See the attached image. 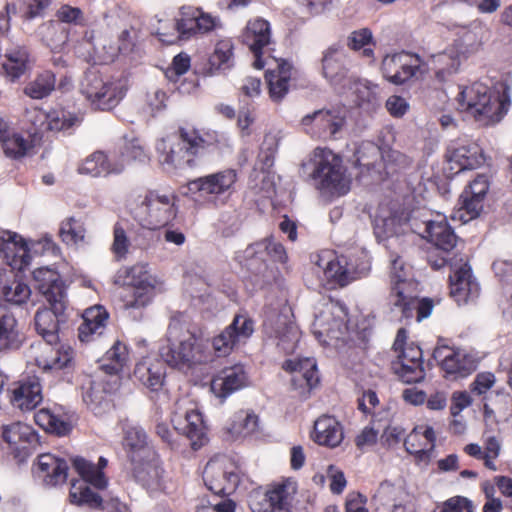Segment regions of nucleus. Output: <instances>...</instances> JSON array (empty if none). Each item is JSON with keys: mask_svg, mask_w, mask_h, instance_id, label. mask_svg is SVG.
Returning <instances> with one entry per match:
<instances>
[{"mask_svg": "<svg viewBox=\"0 0 512 512\" xmlns=\"http://www.w3.org/2000/svg\"><path fill=\"white\" fill-rule=\"evenodd\" d=\"M70 499L74 504L90 508H100L103 504V499L98 493L92 491L87 485L77 486L76 483H72Z\"/></svg>", "mask_w": 512, "mask_h": 512, "instance_id": "obj_53", "label": "nucleus"}, {"mask_svg": "<svg viewBox=\"0 0 512 512\" xmlns=\"http://www.w3.org/2000/svg\"><path fill=\"white\" fill-rule=\"evenodd\" d=\"M32 147V142L25 139L22 135L13 134L11 137L6 136L5 130L2 128V150L6 156L13 159L22 158Z\"/></svg>", "mask_w": 512, "mask_h": 512, "instance_id": "obj_50", "label": "nucleus"}, {"mask_svg": "<svg viewBox=\"0 0 512 512\" xmlns=\"http://www.w3.org/2000/svg\"><path fill=\"white\" fill-rule=\"evenodd\" d=\"M48 129L51 131H65L72 128L77 122L78 118L65 111H53L48 114Z\"/></svg>", "mask_w": 512, "mask_h": 512, "instance_id": "obj_60", "label": "nucleus"}, {"mask_svg": "<svg viewBox=\"0 0 512 512\" xmlns=\"http://www.w3.org/2000/svg\"><path fill=\"white\" fill-rule=\"evenodd\" d=\"M347 46L354 51L362 50V56L367 59H374L375 42L369 28L353 31L347 39Z\"/></svg>", "mask_w": 512, "mask_h": 512, "instance_id": "obj_47", "label": "nucleus"}, {"mask_svg": "<svg viewBox=\"0 0 512 512\" xmlns=\"http://www.w3.org/2000/svg\"><path fill=\"white\" fill-rule=\"evenodd\" d=\"M225 469L215 461H209L203 471V480L206 487L216 495H225Z\"/></svg>", "mask_w": 512, "mask_h": 512, "instance_id": "obj_49", "label": "nucleus"}, {"mask_svg": "<svg viewBox=\"0 0 512 512\" xmlns=\"http://www.w3.org/2000/svg\"><path fill=\"white\" fill-rule=\"evenodd\" d=\"M124 446L132 462H139L143 458L153 459L156 453L149 443L144 429L140 426H128L125 429Z\"/></svg>", "mask_w": 512, "mask_h": 512, "instance_id": "obj_29", "label": "nucleus"}, {"mask_svg": "<svg viewBox=\"0 0 512 512\" xmlns=\"http://www.w3.org/2000/svg\"><path fill=\"white\" fill-rule=\"evenodd\" d=\"M311 164L310 178L321 197L332 201L349 192L350 181L339 154L327 147H316L312 152Z\"/></svg>", "mask_w": 512, "mask_h": 512, "instance_id": "obj_3", "label": "nucleus"}, {"mask_svg": "<svg viewBox=\"0 0 512 512\" xmlns=\"http://www.w3.org/2000/svg\"><path fill=\"white\" fill-rule=\"evenodd\" d=\"M68 464L66 460L51 453L40 454L32 466V473L47 486H57L67 480Z\"/></svg>", "mask_w": 512, "mask_h": 512, "instance_id": "obj_20", "label": "nucleus"}, {"mask_svg": "<svg viewBox=\"0 0 512 512\" xmlns=\"http://www.w3.org/2000/svg\"><path fill=\"white\" fill-rule=\"evenodd\" d=\"M2 441L7 444V459L20 467L38 446V435L30 426L14 422L2 427Z\"/></svg>", "mask_w": 512, "mask_h": 512, "instance_id": "obj_8", "label": "nucleus"}, {"mask_svg": "<svg viewBox=\"0 0 512 512\" xmlns=\"http://www.w3.org/2000/svg\"><path fill=\"white\" fill-rule=\"evenodd\" d=\"M238 324L239 322H231L224 331L214 337L212 345L218 356L229 354L233 348L238 339Z\"/></svg>", "mask_w": 512, "mask_h": 512, "instance_id": "obj_54", "label": "nucleus"}, {"mask_svg": "<svg viewBox=\"0 0 512 512\" xmlns=\"http://www.w3.org/2000/svg\"><path fill=\"white\" fill-rule=\"evenodd\" d=\"M265 329L275 330V337L281 342H288L289 347L284 349H293L295 342L298 340V332L295 322H265Z\"/></svg>", "mask_w": 512, "mask_h": 512, "instance_id": "obj_57", "label": "nucleus"}, {"mask_svg": "<svg viewBox=\"0 0 512 512\" xmlns=\"http://www.w3.org/2000/svg\"><path fill=\"white\" fill-rule=\"evenodd\" d=\"M425 63L416 53L401 51L386 55L381 70L385 79L395 85H402L418 74H423Z\"/></svg>", "mask_w": 512, "mask_h": 512, "instance_id": "obj_10", "label": "nucleus"}, {"mask_svg": "<svg viewBox=\"0 0 512 512\" xmlns=\"http://www.w3.org/2000/svg\"><path fill=\"white\" fill-rule=\"evenodd\" d=\"M5 58V62L2 63V70L8 82H18L32 67L30 53L25 46H17L7 50Z\"/></svg>", "mask_w": 512, "mask_h": 512, "instance_id": "obj_30", "label": "nucleus"}, {"mask_svg": "<svg viewBox=\"0 0 512 512\" xmlns=\"http://www.w3.org/2000/svg\"><path fill=\"white\" fill-rule=\"evenodd\" d=\"M376 88V86L371 87L365 83L355 85L353 102L368 114L375 112L380 107V99Z\"/></svg>", "mask_w": 512, "mask_h": 512, "instance_id": "obj_44", "label": "nucleus"}, {"mask_svg": "<svg viewBox=\"0 0 512 512\" xmlns=\"http://www.w3.org/2000/svg\"><path fill=\"white\" fill-rule=\"evenodd\" d=\"M484 200L462 191L458 200V209L454 217L458 218L463 223H467L476 219L483 210Z\"/></svg>", "mask_w": 512, "mask_h": 512, "instance_id": "obj_43", "label": "nucleus"}, {"mask_svg": "<svg viewBox=\"0 0 512 512\" xmlns=\"http://www.w3.org/2000/svg\"><path fill=\"white\" fill-rule=\"evenodd\" d=\"M71 461L73 468L84 480L85 484H91L98 489L106 487L107 479L102 471V469L107 465L106 458L100 457L97 465L79 456L73 457Z\"/></svg>", "mask_w": 512, "mask_h": 512, "instance_id": "obj_34", "label": "nucleus"}, {"mask_svg": "<svg viewBox=\"0 0 512 512\" xmlns=\"http://www.w3.org/2000/svg\"><path fill=\"white\" fill-rule=\"evenodd\" d=\"M185 322H171L167 331L168 345L160 349V356L170 367L188 371L194 365L206 361L201 353V345Z\"/></svg>", "mask_w": 512, "mask_h": 512, "instance_id": "obj_5", "label": "nucleus"}, {"mask_svg": "<svg viewBox=\"0 0 512 512\" xmlns=\"http://www.w3.org/2000/svg\"><path fill=\"white\" fill-rule=\"evenodd\" d=\"M29 248L25 240L16 232L2 230V261L10 268L8 273L23 272L30 264Z\"/></svg>", "mask_w": 512, "mask_h": 512, "instance_id": "obj_15", "label": "nucleus"}, {"mask_svg": "<svg viewBox=\"0 0 512 512\" xmlns=\"http://www.w3.org/2000/svg\"><path fill=\"white\" fill-rule=\"evenodd\" d=\"M86 227L82 218L70 216L65 218L59 229V237L66 245H78L85 242Z\"/></svg>", "mask_w": 512, "mask_h": 512, "instance_id": "obj_39", "label": "nucleus"}, {"mask_svg": "<svg viewBox=\"0 0 512 512\" xmlns=\"http://www.w3.org/2000/svg\"><path fill=\"white\" fill-rule=\"evenodd\" d=\"M346 54L339 44L328 47L322 57V74L331 83H339L347 74Z\"/></svg>", "mask_w": 512, "mask_h": 512, "instance_id": "obj_33", "label": "nucleus"}, {"mask_svg": "<svg viewBox=\"0 0 512 512\" xmlns=\"http://www.w3.org/2000/svg\"><path fill=\"white\" fill-rule=\"evenodd\" d=\"M404 261L397 256L391 263L390 303L393 309L399 311L401 318L423 320L431 315L434 301L425 297L419 299L410 293L412 283L408 280Z\"/></svg>", "mask_w": 512, "mask_h": 512, "instance_id": "obj_4", "label": "nucleus"}, {"mask_svg": "<svg viewBox=\"0 0 512 512\" xmlns=\"http://www.w3.org/2000/svg\"><path fill=\"white\" fill-rule=\"evenodd\" d=\"M230 138L211 128L182 125L168 140L157 145L159 161L169 168H194L205 158L221 157L231 151Z\"/></svg>", "mask_w": 512, "mask_h": 512, "instance_id": "obj_1", "label": "nucleus"}, {"mask_svg": "<svg viewBox=\"0 0 512 512\" xmlns=\"http://www.w3.org/2000/svg\"><path fill=\"white\" fill-rule=\"evenodd\" d=\"M191 67V58L186 53H179L173 57L171 65L166 69L165 76L171 82H177L179 78L188 72Z\"/></svg>", "mask_w": 512, "mask_h": 512, "instance_id": "obj_59", "label": "nucleus"}, {"mask_svg": "<svg viewBox=\"0 0 512 512\" xmlns=\"http://www.w3.org/2000/svg\"><path fill=\"white\" fill-rule=\"evenodd\" d=\"M450 296L458 303L465 304L479 296L480 286L473 276L471 266L464 263L453 269L449 276Z\"/></svg>", "mask_w": 512, "mask_h": 512, "instance_id": "obj_18", "label": "nucleus"}, {"mask_svg": "<svg viewBox=\"0 0 512 512\" xmlns=\"http://www.w3.org/2000/svg\"><path fill=\"white\" fill-rule=\"evenodd\" d=\"M14 280L10 285L2 287V297L8 303L20 305L25 303L30 295V287L22 281V272L15 271L12 273Z\"/></svg>", "mask_w": 512, "mask_h": 512, "instance_id": "obj_45", "label": "nucleus"}, {"mask_svg": "<svg viewBox=\"0 0 512 512\" xmlns=\"http://www.w3.org/2000/svg\"><path fill=\"white\" fill-rule=\"evenodd\" d=\"M82 93L94 110L110 111L124 97L121 88L111 82H105L96 73L85 76L82 83Z\"/></svg>", "mask_w": 512, "mask_h": 512, "instance_id": "obj_12", "label": "nucleus"}, {"mask_svg": "<svg viewBox=\"0 0 512 512\" xmlns=\"http://www.w3.org/2000/svg\"><path fill=\"white\" fill-rule=\"evenodd\" d=\"M175 27L182 39L201 35L198 9L188 8L187 11L183 10L181 17L176 21Z\"/></svg>", "mask_w": 512, "mask_h": 512, "instance_id": "obj_51", "label": "nucleus"}, {"mask_svg": "<svg viewBox=\"0 0 512 512\" xmlns=\"http://www.w3.org/2000/svg\"><path fill=\"white\" fill-rule=\"evenodd\" d=\"M345 116L337 109H321L301 119L306 134L316 139H331L345 125Z\"/></svg>", "mask_w": 512, "mask_h": 512, "instance_id": "obj_14", "label": "nucleus"}, {"mask_svg": "<svg viewBox=\"0 0 512 512\" xmlns=\"http://www.w3.org/2000/svg\"><path fill=\"white\" fill-rule=\"evenodd\" d=\"M459 106L476 121L484 125L498 123L508 112L511 105L510 87L506 83L499 85V90L479 82L465 87L458 97Z\"/></svg>", "mask_w": 512, "mask_h": 512, "instance_id": "obj_2", "label": "nucleus"}, {"mask_svg": "<svg viewBox=\"0 0 512 512\" xmlns=\"http://www.w3.org/2000/svg\"><path fill=\"white\" fill-rule=\"evenodd\" d=\"M439 339L433 351V358L440 363L442 370L454 378H464L474 372L479 359L461 348L449 347Z\"/></svg>", "mask_w": 512, "mask_h": 512, "instance_id": "obj_11", "label": "nucleus"}, {"mask_svg": "<svg viewBox=\"0 0 512 512\" xmlns=\"http://www.w3.org/2000/svg\"><path fill=\"white\" fill-rule=\"evenodd\" d=\"M42 400V387L37 377H29L20 381L12 391L11 403L22 411L35 409Z\"/></svg>", "mask_w": 512, "mask_h": 512, "instance_id": "obj_27", "label": "nucleus"}, {"mask_svg": "<svg viewBox=\"0 0 512 512\" xmlns=\"http://www.w3.org/2000/svg\"><path fill=\"white\" fill-rule=\"evenodd\" d=\"M34 419L37 425L47 432L55 433L59 436L66 435L70 431V425L53 414L50 409H40Z\"/></svg>", "mask_w": 512, "mask_h": 512, "instance_id": "obj_48", "label": "nucleus"}, {"mask_svg": "<svg viewBox=\"0 0 512 512\" xmlns=\"http://www.w3.org/2000/svg\"><path fill=\"white\" fill-rule=\"evenodd\" d=\"M56 87V76L50 70H44L36 74L23 88V93L34 100L47 98Z\"/></svg>", "mask_w": 512, "mask_h": 512, "instance_id": "obj_37", "label": "nucleus"}, {"mask_svg": "<svg viewBox=\"0 0 512 512\" xmlns=\"http://www.w3.org/2000/svg\"><path fill=\"white\" fill-rule=\"evenodd\" d=\"M237 181V171L226 168L191 180L188 188L193 193H199L209 200L217 201L222 197H230L235 191Z\"/></svg>", "mask_w": 512, "mask_h": 512, "instance_id": "obj_9", "label": "nucleus"}, {"mask_svg": "<svg viewBox=\"0 0 512 512\" xmlns=\"http://www.w3.org/2000/svg\"><path fill=\"white\" fill-rule=\"evenodd\" d=\"M33 285L47 300L49 307L43 310L38 309L34 320L40 318L47 313H51L57 320H60L65 314L66 304V287L58 271L40 267L32 273Z\"/></svg>", "mask_w": 512, "mask_h": 512, "instance_id": "obj_7", "label": "nucleus"}, {"mask_svg": "<svg viewBox=\"0 0 512 512\" xmlns=\"http://www.w3.org/2000/svg\"><path fill=\"white\" fill-rule=\"evenodd\" d=\"M282 368L285 371L295 373L292 377V384L302 387L303 382L311 389L318 383V375L316 370V363L314 360L306 358L304 360H286Z\"/></svg>", "mask_w": 512, "mask_h": 512, "instance_id": "obj_35", "label": "nucleus"}, {"mask_svg": "<svg viewBox=\"0 0 512 512\" xmlns=\"http://www.w3.org/2000/svg\"><path fill=\"white\" fill-rule=\"evenodd\" d=\"M82 93L94 110L110 111L124 97L121 88L111 82H105L96 73L85 76L82 83Z\"/></svg>", "mask_w": 512, "mask_h": 512, "instance_id": "obj_13", "label": "nucleus"}, {"mask_svg": "<svg viewBox=\"0 0 512 512\" xmlns=\"http://www.w3.org/2000/svg\"><path fill=\"white\" fill-rule=\"evenodd\" d=\"M105 336V322H82L78 328V338L81 342L88 343Z\"/></svg>", "mask_w": 512, "mask_h": 512, "instance_id": "obj_61", "label": "nucleus"}, {"mask_svg": "<svg viewBox=\"0 0 512 512\" xmlns=\"http://www.w3.org/2000/svg\"><path fill=\"white\" fill-rule=\"evenodd\" d=\"M265 502L266 504L262 512H290L285 486H278L268 491L266 493Z\"/></svg>", "mask_w": 512, "mask_h": 512, "instance_id": "obj_56", "label": "nucleus"}, {"mask_svg": "<svg viewBox=\"0 0 512 512\" xmlns=\"http://www.w3.org/2000/svg\"><path fill=\"white\" fill-rule=\"evenodd\" d=\"M435 215L429 211L416 210L412 211L408 218V223L412 231L423 239L429 231L428 226L433 223Z\"/></svg>", "mask_w": 512, "mask_h": 512, "instance_id": "obj_58", "label": "nucleus"}, {"mask_svg": "<svg viewBox=\"0 0 512 512\" xmlns=\"http://www.w3.org/2000/svg\"><path fill=\"white\" fill-rule=\"evenodd\" d=\"M43 40L51 50L55 51L66 42L67 34L58 25L49 23L45 26Z\"/></svg>", "mask_w": 512, "mask_h": 512, "instance_id": "obj_64", "label": "nucleus"}, {"mask_svg": "<svg viewBox=\"0 0 512 512\" xmlns=\"http://www.w3.org/2000/svg\"><path fill=\"white\" fill-rule=\"evenodd\" d=\"M78 172L92 177H106L122 173V164L115 161L114 152L108 155L104 151L97 150L82 161Z\"/></svg>", "mask_w": 512, "mask_h": 512, "instance_id": "obj_25", "label": "nucleus"}, {"mask_svg": "<svg viewBox=\"0 0 512 512\" xmlns=\"http://www.w3.org/2000/svg\"><path fill=\"white\" fill-rule=\"evenodd\" d=\"M174 429L187 437L194 450L199 449L206 441V428L202 415L195 409L176 410L171 418Z\"/></svg>", "mask_w": 512, "mask_h": 512, "instance_id": "obj_17", "label": "nucleus"}, {"mask_svg": "<svg viewBox=\"0 0 512 512\" xmlns=\"http://www.w3.org/2000/svg\"><path fill=\"white\" fill-rule=\"evenodd\" d=\"M428 228L429 231L424 239L432 243L437 249L449 252L456 246L457 236L445 216L436 214L433 223H430Z\"/></svg>", "mask_w": 512, "mask_h": 512, "instance_id": "obj_32", "label": "nucleus"}, {"mask_svg": "<svg viewBox=\"0 0 512 512\" xmlns=\"http://www.w3.org/2000/svg\"><path fill=\"white\" fill-rule=\"evenodd\" d=\"M264 252L275 262L285 263L288 258L285 247L280 242L274 241L273 238H266L250 244L245 250L238 252L236 260L241 265L251 268L253 263L257 261L264 264L262 257Z\"/></svg>", "mask_w": 512, "mask_h": 512, "instance_id": "obj_19", "label": "nucleus"}, {"mask_svg": "<svg viewBox=\"0 0 512 512\" xmlns=\"http://www.w3.org/2000/svg\"><path fill=\"white\" fill-rule=\"evenodd\" d=\"M24 340V334L16 328V322H2V349H18Z\"/></svg>", "mask_w": 512, "mask_h": 512, "instance_id": "obj_62", "label": "nucleus"}, {"mask_svg": "<svg viewBox=\"0 0 512 512\" xmlns=\"http://www.w3.org/2000/svg\"><path fill=\"white\" fill-rule=\"evenodd\" d=\"M382 419H378L377 415L373 416L372 426L365 427L356 437L355 443L359 449L365 446H371L376 443L378 434L381 430Z\"/></svg>", "mask_w": 512, "mask_h": 512, "instance_id": "obj_63", "label": "nucleus"}, {"mask_svg": "<svg viewBox=\"0 0 512 512\" xmlns=\"http://www.w3.org/2000/svg\"><path fill=\"white\" fill-rule=\"evenodd\" d=\"M128 361L127 347L120 341L114 342L106 352L100 368L110 376H116L121 372Z\"/></svg>", "mask_w": 512, "mask_h": 512, "instance_id": "obj_38", "label": "nucleus"}, {"mask_svg": "<svg viewBox=\"0 0 512 512\" xmlns=\"http://www.w3.org/2000/svg\"><path fill=\"white\" fill-rule=\"evenodd\" d=\"M119 387V378L112 382H92L83 394V401L95 415H102L111 407V394Z\"/></svg>", "mask_w": 512, "mask_h": 512, "instance_id": "obj_24", "label": "nucleus"}, {"mask_svg": "<svg viewBox=\"0 0 512 512\" xmlns=\"http://www.w3.org/2000/svg\"><path fill=\"white\" fill-rule=\"evenodd\" d=\"M431 62L435 77L440 82L446 81L449 76L458 71L460 66V58L455 53L443 52L433 55Z\"/></svg>", "mask_w": 512, "mask_h": 512, "instance_id": "obj_40", "label": "nucleus"}, {"mask_svg": "<svg viewBox=\"0 0 512 512\" xmlns=\"http://www.w3.org/2000/svg\"><path fill=\"white\" fill-rule=\"evenodd\" d=\"M51 355H42L37 359V364L43 370H61L69 366L73 359V351L70 347L60 346L58 349H50Z\"/></svg>", "mask_w": 512, "mask_h": 512, "instance_id": "obj_46", "label": "nucleus"}, {"mask_svg": "<svg viewBox=\"0 0 512 512\" xmlns=\"http://www.w3.org/2000/svg\"><path fill=\"white\" fill-rule=\"evenodd\" d=\"M445 157L450 165V169L455 170V173L467 169H475L482 161L478 145L461 142L451 143L447 148Z\"/></svg>", "mask_w": 512, "mask_h": 512, "instance_id": "obj_22", "label": "nucleus"}, {"mask_svg": "<svg viewBox=\"0 0 512 512\" xmlns=\"http://www.w3.org/2000/svg\"><path fill=\"white\" fill-rule=\"evenodd\" d=\"M133 476L137 483L149 492L164 489V470L161 466L157 452L153 459L143 458L139 462H132Z\"/></svg>", "mask_w": 512, "mask_h": 512, "instance_id": "obj_21", "label": "nucleus"}, {"mask_svg": "<svg viewBox=\"0 0 512 512\" xmlns=\"http://www.w3.org/2000/svg\"><path fill=\"white\" fill-rule=\"evenodd\" d=\"M356 164L367 171L376 169L383 160L381 148L371 141L362 142L355 152Z\"/></svg>", "mask_w": 512, "mask_h": 512, "instance_id": "obj_41", "label": "nucleus"}, {"mask_svg": "<svg viewBox=\"0 0 512 512\" xmlns=\"http://www.w3.org/2000/svg\"><path fill=\"white\" fill-rule=\"evenodd\" d=\"M114 156L115 161L122 164V172L132 162L144 163L148 160L145 149L135 141L125 143L119 152H114Z\"/></svg>", "mask_w": 512, "mask_h": 512, "instance_id": "obj_52", "label": "nucleus"}, {"mask_svg": "<svg viewBox=\"0 0 512 512\" xmlns=\"http://www.w3.org/2000/svg\"><path fill=\"white\" fill-rule=\"evenodd\" d=\"M293 66L286 60L277 62L275 69L265 73L269 97L274 102H280L288 93Z\"/></svg>", "mask_w": 512, "mask_h": 512, "instance_id": "obj_28", "label": "nucleus"}, {"mask_svg": "<svg viewBox=\"0 0 512 512\" xmlns=\"http://www.w3.org/2000/svg\"><path fill=\"white\" fill-rule=\"evenodd\" d=\"M247 374L242 365L222 369L211 381V390L219 398H226L233 392L245 387Z\"/></svg>", "mask_w": 512, "mask_h": 512, "instance_id": "obj_23", "label": "nucleus"}, {"mask_svg": "<svg viewBox=\"0 0 512 512\" xmlns=\"http://www.w3.org/2000/svg\"><path fill=\"white\" fill-rule=\"evenodd\" d=\"M315 441L329 447L338 446L343 440L340 423L331 416H322L314 424Z\"/></svg>", "mask_w": 512, "mask_h": 512, "instance_id": "obj_36", "label": "nucleus"}, {"mask_svg": "<svg viewBox=\"0 0 512 512\" xmlns=\"http://www.w3.org/2000/svg\"><path fill=\"white\" fill-rule=\"evenodd\" d=\"M164 370L160 363L147 365L139 363L134 369V376L151 390L160 388L164 381Z\"/></svg>", "mask_w": 512, "mask_h": 512, "instance_id": "obj_42", "label": "nucleus"}, {"mask_svg": "<svg viewBox=\"0 0 512 512\" xmlns=\"http://www.w3.org/2000/svg\"><path fill=\"white\" fill-rule=\"evenodd\" d=\"M391 367L399 379L406 384L419 383L425 378V370L421 364L409 366L404 362H392Z\"/></svg>", "mask_w": 512, "mask_h": 512, "instance_id": "obj_55", "label": "nucleus"}, {"mask_svg": "<svg viewBox=\"0 0 512 512\" xmlns=\"http://www.w3.org/2000/svg\"><path fill=\"white\" fill-rule=\"evenodd\" d=\"M242 42L248 46L254 55L253 66L263 69L265 62L262 59L264 49L271 43L270 23L263 18L249 20L242 35Z\"/></svg>", "mask_w": 512, "mask_h": 512, "instance_id": "obj_16", "label": "nucleus"}, {"mask_svg": "<svg viewBox=\"0 0 512 512\" xmlns=\"http://www.w3.org/2000/svg\"><path fill=\"white\" fill-rule=\"evenodd\" d=\"M234 50L235 46L231 38L218 40L208 56L206 74L215 75L231 69L234 66Z\"/></svg>", "mask_w": 512, "mask_h": 512, "instance_id": "obj_31", "label": "nucleus"}, {"mask_svg": "<svg viewBox=\"0 0 512 512\" xmlns=\"http://www.w3.org/2000/svg\"><path fill=\"white\" fill-rule=\"evenodd\" d=\"M134 209V218L148 230H159L172 223L178 213V196L174 192L162 193L146 190Z\"/></svg>", "mask_w": 512, "mask_h": 512, "instance_id": "obj_6", "label": "nucleus"}, {"mask_svg": "<svg viewBox=\"0 0 512 512\" xmlns=\"http://www.w3.org/2000/svg\"><path fill=\"white\" fill-rule=\"evenodd\" d=\"M315 264L323 270L327 280L341 287L348 285L354 279L348 267L347 257L344 255L337 256L326 252L323 255H317Z\"/></svg>", "mask_w": 512, "mask_h": 512, "instance_id": "obj_26", "label": "nucleus"}]
</instances>
